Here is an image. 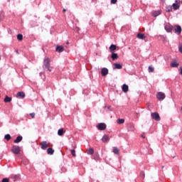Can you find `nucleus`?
Wrapping results in <instances>:
<instances>
[{"instance_id": "nucleus-1", "label": "nucleus", "mask_w": 182, "mask_h": 182, "mask_svg": "<svg viewBox=\"0 0 182 182\" xmlns=\"http://www.w3.org/2000/svg\"><path fill=\"white\" fill-rule=\"evenodd\" d=\"M43 69L48 70V72H52L53 67L50 66V58H46L43 60Z\"/></svg>"}, {"instance_id": "nucleus-29", "label": "nucleus", "mask_w": 182, "mask_h": 182, "mask_svg": "<svg viewBox=\"0 0 182 182\" xmlns=\"http://www.w3.org/2000/svg\"><path fill=\"white\" fill-rule=\"evenodd\" d=\"M161 14V12L160 11H154L153 13V16L156 17V16H159V15H160Z\"/></svg>"}, {"instance_id": "nucleus-13", "label": "nucleus", "mask_w": 182, "mask_h": 182, "mask_svg": "<svg viewBox=\"0 0 182 182\" xmlns=\"http://www.w3.org/2000/svg\"><path fill=\"white\" fill-rule=\"evenodd\" d=\"M64 133H66V131L63 128H61L58 131V136H63Z\"/></svg>"}, {"instance_id": "nucleus-9", "label": "nucleus", "mask_w": 182, "mask_h": 182, "mask_svg": "<svg viewBox=\"0 0 182 182\" xmlns=\"http://www.w3.org/2000/svg\"><path fill=\"white\" fill-rule=\"evenodd\" d=\"M175 33H177V35H180L181 33V26H176V28H174Z\"/></svg>"}, {"instance_id": "nucleus-36", "label": "nucleus", "mask_w": 182, "mask_h": 182, "mask_svg": "<svg viewBox=\"0 0 182 182\" xmlns=\"http://www.w3.org/2000/svg\"><path fill=\"white\" fill-rule=\"evenodd\" d=\"M178 49H179V52L182 53V45L179 46Z\"/></svg>"}, {"instance_id": "nucleus-8", "label": "nucleus", "mask_w": 182, "mask_h": 182, "mask_svg": "<svg viewBox=\"0 0 182 182\" xmlns=\"http://www.w3.org/2000/svg\"><path fill=\"white\" fill-rule=\"evenodd\" d=\"M102 76H107L109 74V70L106 68H103L101 70Z\"/></svg>"}, {"instance_id": "nucleus-20", "label": "nucleus", "mask_w": 182, "mask_h": 182, "mask_svg": "<svg viewBox=\"0 0 182 182\" xmlns=\"http://www.w3.org/2000/svg\"><path fill=\"white\" fill-rule=\"evenodd\" d=\"M17 97H21V99H23V97H25V94L23 92H19L17 93L16 95Z\"/></svg>"}, {"instance_id": "nucleus-11", "label": "nucleus", "mask_w": 182, "mask_h": 182, "mask_svg": "<svg viewBox=\"0 0 182 182\" xmlns=\"http://www.w3.org/2000/svg\"><path fill=\"white\" fill-rule=\"evenodd\" d=\"M122 92L127 93V92H129V85L124 84L122 85Z\"/></svg>"}, {"instance_id": "nucleus-41", "label": "nucleus", "mask_w": 182, "mask_h": 182, "mask_svg": "<svg viewBox=\"0 0 182 182\" xmlns=\"http://www.w3.org/2000/svg\"><path fill=\"white\" fill-rule=\"evenodd\" d=\"M161 168H164V166H163L161 167Z\"/></svg>"}, {"instance_id": "nucleus-21", "label": "nucleus", "mask_w": 182, "mask_h": 182, "mask_svg": "<svg viewBox=\"0 0 182 182\" xmlns=\"http://www.w3.org/2000/svg\"><path fill=\"white\" fill-rule=\"evenodd\" d=\"M4 102H5V103H11V102H12V98L9 97H8V95H6L4 99Z\"/></svg>"}, {"instance_id": "nucleus-30", "label": "nucleus", "mask_w": 182, "mask_h": 182, "mask_svg": "<svg viewBox=\"0 0 182 182\" xmlns=\"http://www.w3.org/2000/svg\"><path fill=\"white\" fill-rule=\"evenodd\" d=\"M18 41H22L23 39V36L22 34H18L17 36Z\"/></svg>"}, {"instance_id": "nucleus-17", "label": "nucleus", "mask_w": 182, "mask_h": 182, "mask_svg": "<svg viewBox=\"0 0 182 182\" xmlns=\"http://www.w3.org/2000/svg\"><path fill=\"white\" fill-rule=\"evenodd\" d=\"M116 49H117V46H116V45H114V44H112L109 46L110 52H113V51L116 50Z\"/></svg>"}, {"instance_id": "nucleus-32", "label": "nucleus", "mask_w": 182, "mask_h": 182, "mask_svg": "<svg viewBox=\"0 0 182 182\" xmlns=\"http://www.w3.org/2000/svg\"><path fill=\"white\" fill-rule=\"evenodd\" d=\"M71 154L73 157H76V151L75 149L71 150Z\"/></svg>"}, {"instance_id": "nucleus-39", "label": "nucleus", "mask_w": 182, "mask_h": 182, "mask_svg": "<svg viewBox=\"0 0 182 182\" xmlns=\"http://www.w3.org/2000/svg\"><path fill=\"white\" fill-rule=\"evenodd\" d=\"M141 137H142L143 139H145V138H146V136H144V135H141Z\"/></svg>"}, {"instance_id": "nucleus-18", "label": "nucleus", "mask_w": 182, "mask_h": 182, "mask_svg": "<svg viewBox=\"0 0 182 182\" xmlns=\"http://www.w3.org/2000/svg\"><path fill=\"white\" fill-rule=\"evenodd\" d=\"M111 58L112 60H116V59H119V55H117V53H112Z\"/></svg>"}, {"instance_id": "nucleus-4", "label": "nucleus", "mask_w": 182, "mask_h": 182, "mask_svg": "<svg viewBox=\"0 0 182 182\" xmlns=\"http://www.w3.org/2000/svg\"><path fill=\"white\" fill-rule=\"evenodd\" d=\"M156 97L158 99V100H164V99H166V94L159 92H158Z\"/></svg>"}, {"instance_id": "nucleus-14", "label": "nucleus", "mask_w": 182, "mask_h": 182, "mask_svg": "<svg viewBox=\"0 0 182 182\" xmlns=\"http://www.w3.org/2000/svg\"><path fill=\"white\" fill-rule=\"evenodd\" d=\"M109 140V138L107 135H104L102 138V141H103V143H107Z\"/></svg>"}, {"instance_id": "nucleus-37", "label": "nucleus", "mask_w": 182, "mask_h": 182, "mask_svg": "<svg viewBox=\"0 0 182 182\" xmlns=\"http://www.w3.org/2000/svg\"><path fill=\"white\" fill-rule=\"evenodd\" d=\"M117 2V0H111V4H116Z\"/></svg>"}, {"instance_id": "nucleus-2", "label": "nucleus", "mask_w": 182, "mask_h": 182, "mask_svg": "<svg viewBox=\"0 0 182 182\" xmlns=\"http://www.w3.org/2000/svg\"><path fill=\"white\" fill-rule=\"evenodd\" d=\"M11 151L14 154H19V153H21V147L14 145L11 148Z\"/></svg>"}, {"instance_id": "nucleus-35", "label": "nucleus", "mask_w": 182, "mask_h": 182, "mask_svg": "<svg viewBox=\"0 0 182 182\" xmlns=\"http://www.w3.org/2000/svg\"><path fill=\"white\" fill-rule=\"evenodd\" d=\"M30 116L32 117V119H35V112L31 113Z\"/></svg>"}, {"instance_id": "nucleus-22", "label": "nucleus", "mask_w": 182, "mask_h": 182, "mask_svg": "<svg viewBox=\"0 0 182 182\" xmlns=\"http://www.w3.org/2000/svg\"><path fill=\"white\" fill-rule=\"evenodd\" d=\"M172 6H173L174 11H177V9H180V5H178V4L173 3L172 4Z\"/></svg>"}, {"instance_id": "nucleus-40", "label": "nucleus", "mask_w": 182, "mask_h": 182, "mask_svg": "<svg viewBox=\"0 0 182 182\" xmlns=\"http://www.w3.org/2000/svg\"><path fill=\"white\" fill-rule=\"evenodd\" d=\"M63 11V12H66V9H65Z\"/></svg>"}, {"instance_id": "nucleus-16", "label": "nucleus", "mask_w": 182, "mask_h": 182, "mask_svg": "<svg viewBox=\"0 0 182 182\" xmlns=\"http://www.w3.org/2000/svg\"><path fill=\"white\" fill-rule=\"evenodd\" d=\"M136 38H138V39H146V36H144L143 33H139Z\"/></svg>"}, {"instance_id": "nucleus-23", "label": "nucleus", "mask_w": 182, "mask_h": 182, "mask_svg": "<svg viewBox=\"0 0 182 182\" xmlns=\"http://www.w3.org/2000/svg\"><path fill=\"white\" fill-rule=\"evenodd\" d=\"M139 177H141V178H142L143 180H144V177H146V173H144V171H141L139 173Z\"/></svg>"}, {"instance_id": "nucleus-31", "label": "nucleus", "mask_w": 182, "mask_h": 182, "mask_svg": "<svg viewBox=\"0 0 182 182\" xmlns=\"http://www.w3.org/2000/svg\"><path fill=\"white\" fill-rule=\"evenodd\" d=\"M148 69H149V72L150 73L154 72V68H153V67H151V66H149Z\"/></svg>"}, {"instance_id": "nucleus-24", "label": "nucleus", "mask_w": 182, "mask_h": 182, "mask_svg": "<svg viewBox=\"0 0 182 182\" xmlns=\"http://www.w3.org/2000/svg\"><path fill=\"white\" fill-rule=\"evenodd\" d=\"M178 63L177 62H173L171 63V68H178Z\"/></svg>"}, {"instance_id": "nucleus-12", "label": "nucleus", "mask_w": 182, "mask_h": 182, "mask_svg": "<svg viewBox=\"0 0 182 182\" xmlns=\"http://www.w3.org/2000/svg\"><path fill=\"white\" fill-rule=\"evenodd\" d=\"M65 48L62 46H58L55 48L56 52H59L60 53L63 52Z\"/></svg>"}, {"instance_id": "nucleus-25", "label": "nucleus", "mask_w": 182, "mask_h": 182, "mask_svg": "<svg viewBox=\"0 0 182 182\" xmlns=\"http://www.w3.org/2000/svg\"><path fill=\"white\" fill-rule=\"evenodd\" d=\"M4 139H5V140H7V141H9V140H11V139H12V137L11 136V135L9 134H7L4 136Z\"/></svg>"}, {"instance_id": "nucleus-28", "label": "nucleus", "mask_w": 182, "mask_h": 182, "mask_svg": "<svg viewBox=\"0 0 182 182\" xmlns=\"http://www.w3.org/2000/svg\"><path fill=\"white\" fill-rule=\"evenodd\" d=\"M95 153V151L93 150V148H90L87 151V154L92 155Z\"/></svg>"}, {"instance_id": "nucleus-7", "label": "nucleus", "mask_w": 182, "mask_h": 182, "mask_svg": "<svg viewBox=\"0 0 182 182\" xmlns=\"http://www.w3.org/2000/svg\"><path fill=\"white\" fill-rule=\"evenodd\" d=\"M164 28L166 32H171L173 31V26H171L170 23L166 24Z\"/></svg>"}, {"instance_id": "nucleus-6", "label": "nucleus", "mask_w": 182, "mask_h": 182, "mask_svg": "<svg viewBox=\"0 0 182 182\" xmlns=\"http://www.w3.org/2000/svg\"><path fill=\"white\" fill-rule=\"evenodd\" d=\"M106 124L105 123H100L97 125V128L98 130H106Z\"/></svg>"}, {"instance_id": "nucleus-5", "label": "nucleus", "mask_w": 182, "mask_h": 182, "mask_svg": "<svg viewBox=\"0 0 182 182\" xmlns=\"http://www.w3.org/2000/svg\"><path fill=\"white\" fill-rule=\"evenodd\" d=\"M40 146H41L42 150H46L47 147H49V144L46 141L41 142Z\"/></svg>"}, {"instance_id": "nucleus-19", "label": "nucleus", "mask_w": 182, "mask_h": 182, "mask_svg": "<svg viewBox=\"0 0 182 182\" xmlns=\"http://www.w3.org/2000/svg\"><path fill=\"white\" fill-rule=\"evenodd\" d=\"M55 153V150H53V149L52 148H48L47 149V154H50V156H52V154H53Z\"/></svg>"}, {"instance_id": "nucleus-3", "label": "nucleus", "mask_w": 182, "mask_h": 182, "mask_svg": "<svg viewBox=\"0 0 182 182\" xmlns=\"http://www.w3.org/2000/svg\"><path fill=\"white\" fill-rule=\"evenodd\" d=\"M151 117L154 119V120H156V122H160L161 118H160V114H159L158 112H152L151 114Z\"/></svg>"}, {"instance_id": "nucleus-38", "label": "nucleus", "mask_w": 182, "mask_h": 182, "mask_svg": "<svg viewBox=\"0 0 182 182\" xmlns=\"http://www.w3.org/2000/svg\"><path fill=\"white\" fill-rule=\"evenodd\" d=\"M180 74L182 75V68H181Z\"/></svg>"}, {"instance_id": "nucleus-42", "label": "nucleus", "mask_w": 182, "mask_h": 182, "mask_svg": "<svg viewBox=\"0 0 182 182\" xmlns=\"http://www.w3.org/2000/svg\"><path fill=\"white\" fill-rule=\"evenodd\" d=\"M132 127H134V125H132Z\"/></svg>"}, {"instance_id": "nucleus-27", "label": "nucleus", "mask_w": 182, "mask_h": 182, "mask_svg": "<svg viewBox=\"0 0 182 182\" xmlns=\"http://www.w3.org/2000/svg\"><path fill=\"white\" fill-rule=\"evenodd\" d=\"M114 69H122V65L119 64V63H114Z\"/></svg>"}, {"instance_id": "nucleus-26", "label": "nucleus", "mask_w": 182, "mask_h": 182, "mask_svg": "<svg viewBox=\"0 0 182 182\" xmlns=\"http://www.w3.org/2000/svg\"><path fill=\"white\" fill-rule=\"evenodd\" d=\"M117 123V124H123L124 123V119H118Z\"/></svg>"}, {"instance_id": "nucleus-15", "label": "nucleus", "mask_w": 182, "mask_h": 182, "mask_svg": "<svg viewBox=\"0 0 182 182\" xmlns=\"http://www.w3.org/2000/svg\"><path fill=\"white\" fill-rule=\"evenodd\" d=\"M22 136H18L16 139L14 141V143H21L22 141Z\"/></svg>"}, {"instance_id": "nucleus-34", "label": "nucleus", "mask_w": 182, "mask_h": 182, "mask_svg": "<svg viewBox=\"0 0 182 182\" xmlns=\"http://www.w3.org/2000/svg\"><path fill=\"white\" fill-rule=\"evenodd\" d=\"M1 182H9V179L8 178H4L2 179Z\"/></svg>"}, {"instance_id": "nucleus-10", "label": "nucleus", "mask_w": 182, "mask_h": 182, "mask_svg": "<svg viewBox=\"0 0 182 182\" xmlns=\"http://www.w3.org/2000/svg\"><path fill=\"white\" fill-rule=\"evenodd\" d=\"M112 152L114 154H117V156H119V154H120V150L117 146L113 147Z\"/></svg>"}, {"instance_id": "nucleus-33", "label": "nucleus", "mask_w": 182, "mask_h": 182, "mask_svg": "<svg viewBox=\"0 0 182 182\" xmlns=\"http://www.w3.org/2000/svg\"><path fill=\"white\" fill-rule=\"evenodd\" d=\"M173 11V8L171 6L166 7V12H171Z\"/></svg>"}]
</instances>
